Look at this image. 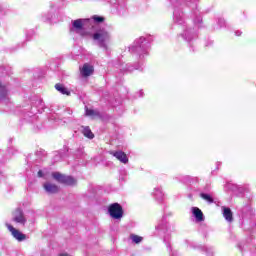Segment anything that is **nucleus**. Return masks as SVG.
Returning a JSON list of instances; mask_svg holds the SVG:
<instances>
[{
  "label": "nucleus",
  "mask_w": 256,
  "mask_h": 256,
  "mask_svg": "<svg viewBox=\"0 0 256 256\" xmlns=\"http://www.w3.org/2000/svg\"><path fill=\"white\" fill-rule=\"evenodd\" d=\"M12 221H14V223H18V225L25 226V224L27 223V218L25 217V214L23 213V210H21V208H17L13 212Z\"/></svg>",
  "instance_id": "7"
},
{
  "label": "nucleus",
  "mask_w": 256,
  "mask_h": 256,
  "mask_svg": "<svg viewBox=\"0 0 256 256\" xmlns=\"http://www.w3.org/2000/svg\"><path fill=\"white\" fill-rule=\"evenodd\" d=\"M55 89H56V91H58L62 95H67L68 97H69V95H71V91H69L67 89V87H65V85H63V84H59V83L56 84Z\"/></svg>",
  "instance_id": "18"
},
{
  "label": "nucleus",
  "mask_w": 256,
  "mask_h": 256,
  "mask_svg": "<svg viewBox=\"0 0 256 256\" xmlns=\"http://www.w3.org/2000/svg\"><path fill=\"white\" fill-rule=\"evenodd\" d=\"M152 196L158 203H161L163 199H165V193H163V189L161 187H155L152 192Z\"/></svg>",
  "instance_id": "15"
},
{
  "label": "nucleus",
  "mask_w": 256,
  "mask_h": 256,
  "mask_svg": "<svg viewBox=\"0 0 256 256\" xmlns=\"http://www.w3.org/2000/svg\"><path fill=\"white\" fill-rule=\"evenodd\" d=\"M95 71L93 65L85 63L83 67L80 68V75L83 77H91V74Z\"/></svg>",
  "instance_id": "14"
},
{
  "label": "nucleus",
  "mask_w": 256,
  "mask_h": 256,
  "mask_svg": "<svg viewBox=\"0 0 256 256\" xmlns=\"http://www.w3.org/2000/svg\"><path fill=\"white\" fill-rule=\"evenodd\" d=\"M239 249H240V251H243V249H241V246H239Z\"/></svg>",
  "instance_id": "37"
},
{
  "label": "nucleus",
  "mask_w": 256,
  "mask_h": 256,
  "mask_svg": "<svg viewBox=\"0 0 256 256\" xmlns=\"http://www.w3.org/2000/svg\"><path fill=\"white\" fill-rule=\"evenodd\" d=\"M110 155H113V157H116L120 163H124V165H127L129 163V158H127V154L123 151H110Z\"/></svg>",
  "instance_id": "12"
},
{
  "label": "nucleus",
  "mask_w": 256,
  "mask_h": 256,
  "mask_svg": "<svg viewBox=\"0 0 256 256\" xmlns=\"http://www.w3.org/2000/svg\"><path fill=\"white\" fill-rule=\"evenodd\" d=\"M52 177L57 181V183H62V185H77V180L75 178L61 174L60 172H53Z\"/></svg>",
  "instance_id": "5"
},
{
  "label": "nucleus",
  "mask_w": 256,
  "mask_h": 256,
  "mask_svg": "<svg viewBox=\"0 0 256 256\" xmlns=\"http://www.w3.org/2000/svg\"><path fill=\"white\" fill-rule=\"evenodd\" d=\"M234 187H235V189H236L237 191H239V193H243V187L238 186V185H234Z\"/></svg>",
  "instance_id": "29"
},
{
  "label": "nucleus",
  "mask_w": 256,
  "mask_h": 256,
  "mask_svg": "<svg viewBox=\"0 0 256 256\" xmlns=\"http://www.w3.org/2000/svg\"><path fill=\"white\" fill-rule=\"evenodd\" d=\"M108 213L112 219H123V206L119 203H113L108 207Z\"/></svg>",
  "instance_id": "6"
},
{
  "label": "nucleus",
  "mask_w": 256,
  "mask_h": 256,
  "mask_svg": "<svg viewBox=\"0 0 256 256\" xmlns=\"http://www.w3.org/2000/svg\"><path fill=\"white\" fill-rule=\"evenodd\" d=\"M82 133H83L84 137H87V139H93L95 137V135L93 134V132L91 131V128H89V126L82 127Z\"/></svg>",
  "instance_id": "20"
},
{
  "label": "nucleus",
  "mask_w": 256,
  "mask_h": 256,
  "mask_svg": "<svg viewBox=\"0 0 256 256\" xmlns=\"http://www.w3.org/2000/svg\"><path fill=\"white\" fill-rule=\"evenodd\" d=\"M68 114L71 115V110H68Z\"/></svg>",
  "instance_id": "35"
},
{
  "label": "nucleus",
  "mask_w": 256,
  "mask_h": 256,
  "mask_svg": "<svg viewBox=\"0 0 256 256\" xmlns=\"http://www.w3.org/2000/svg\"><path fill=\"white\" fill-rule=\"evenodd\" d=\"M222 211L223 217L226 219V221H228V223H231V221H233V212L231 211V208L223 206Z\"/></svg>",
  "instance_id": "17"
},
{
  "label": "nucleus",
  "mask_w": 256,
  "mask_h": 256,
  "mask_svg": "<svg viewBox=\"0 0 256 256\" xmlns=\"http://www.w3.org/2000/svg\"><path fill=\"white\" fill-rule=\"evenodd\" d=\"M156 231H163L165 229V220H161L155 226Z\"/></svg>",
  "instance_id": "26"
},
{
  "label": "nucleus",
  "mask_w": 256,
  "mask_h": 256,
  "mask_svg": "<svg viewBox=\"0 0 256 256\" xmlns=\"http://www.w3.org/2000/svg\"><path fill=\"white\" fill-rule=\"evenodd\" d=\"M91 20L89 19H77L72 20V27H70V33H76L80 37H85V25H89Z\"/></svg>",
  "instance_id": "4"
},
{
  "label": "nucleus",
  "mask_w": 256,
  "mask_h": 256,
  "mask_svg": "<svg viewBox=\"0 0 256 256\" xmlns=\"http://www.w3.org/2000/svg\"><path fill=\"white\" fill-rule=\"evenodd\" d=\"M244 229H246V231H250L251 233H254V231H256V223L255 222H251V228L247 227V224H243Z\"/></svg>",
  "instance_id": "25"
},
{
  "label": "nucleus",
  "mask_w": 256,
  "mask_h": 256,
  "mask_svg": "<svg viewBox=\"0 0 256 256\" xmlns=\"http://www.w3.org/2000/svg\"><path fill=\"white\" fill-rule=\"evenodd\" d=\"M139 97H143V91H140Z\"/></svg>",
  "instance_id": "33"
},
{
  "label": "nucleus",
  "mask_w": 256,
  "mask_h": 256,
  "mask_svg": "<svg viewBox=\"0 0 256 256\" xmlns=\"http://www.w3.org/2000/svg\"><path fill=\"white\" fill-rule=\"evenodd\" d=\"M203 251H205V253H206L207 256H213V255H214V252H213V248H212V247L204 246V247H203Z\"/></svg>",
  "instance_id": "27"
},
{
  "label": "nucleus",
  "mask_w": 256,
  "mask_h": 256,
  "mask_svg": "<svg viewBox=\"0 0 256 256\" xmlns=\"http://www.w3.org/2000/svg\"><path fill=\"white\" fill-rule=\"evenodd\" d=\"M0 101L1 103H9V86L4 82H0Z\"/></svg>",
  "instance_id": "9"
},
{
  "label": "nucleus",
  "mask_w": 256,
  "mask_h": 256,
  "mask_svg": "<svg viewBox=\"0 0 256 256\" xmlns=\"http://www.w3.org/2000/svg\"><path fill=\"white\" fill-rule=\"evenodd\" d=\"M130 239L132 243H135V245H139V243L143 242V237L136 234H130Z\"/></svg>",
  "instance_id": "22"
},
{
  "label": "nucleus",
  "mask_w": 256,
  "mask_h": 256,
  "mask_svg": "<svg viewBox=\"0 0 256 256\" xmlns=\"http://www.w3.org/2000/svg\"><path fill=\"white\" fill-rule=\"evenodd\" d=\"M0 13H3V10L0 8Z\"/></svg>",
  "instance_id": "36"
},
{
  "label": "nucleus",
  "mask_w": 256,
  "mask_h": 256,
  "mask_svg": "<svg viewBox=\"0 0 256 256\" xmlns=\"http://www.w3.org/2000/svg\"><path fill=\"white\" fill-rule=\"evenodd\" d=\"M6 227L8 231H10L12 237L16 239V241H19L21 243L22 241H25V239H27V235L23 234L17 228L13 227V225L6 224Z\"/></svg>",
  "instance_id": "8"
},
{
  "label": "nucleus",
  "mask_w": 256,
  "mask_h": 256,
  "mask_svg": "<svg viewBox=\"0 0 256 256\" xmlns=\"http://www.w3.org/2000/svg\"><path fill=\"white\" fill-rule=\"evenodd\" d=\"M94 43L103 49L105 53H109V45H111V33L105 28H100L92 34Z\"/></svg>",
  "instance_id": "2"
},
{
  "label": "nucleus",
  "mask_w": 256,
  "mask_h": 256,
  "mask_svg": "<svg viewBox=\"0 0 256 256\" xmlns=\"http://www.w3.org/2000/svg\"><path fill=\"white\" fill-rule=\"evenodd\" d=\"M86 115L88 117H97V115H99V112H97L93 109L86 108Z\"/></svg>",
  "instance_id": "24"
},
{
  "label": "nucleus",
  "mask_w": 256,
  "mask_h": 256,
  "mask_svg": "<svg viewBox=\"0 0 256 256\" xmlns=\"http://www.w3.org/2000/svg\"><path fill=\"white\" fill-rule=\"evenodd\" d=\"M191 212L197 223L205 221V215H203V211H201V209L198 207H192Z\"/></svg>",
  "instance_id": "13"
},
{
  "label": "nucleus",
  "mask_w": 256,
  "mask_h": 256,
  "mask_svg": "<svg viewBox=\"0 0 256 256\" xmlns=\"http://www.w3.org/2000/svg\"><path fill=\"white\" fill-rule=\"evenodd\" d=\"M40 105H43V100H39Z\"/></svg>",
  "instance_id": "34"
},
{
  "label": "nucleus",
  "mask_w": 256,
  "mask_h": 256,
  "mask_svg": "<svg viewBox=\"0 0 256 256\" xmlns=\"http://www.w3.org/2000/svg\"><path fill=\"white\" fill-rule=\"evenodd\" d=\"M216 165H217V168L219 169V167H221V162H217Z\"/></svg>",
  "instance_id": "32"
},
{
  "label": "nucleus",
  "mask_w": 256,
  "mask_h": 256,
  "mask_svg": "<svg viewBox=\"0 0 256 256\" xmlns=\"http://www.w3.org/2000/svg\"><path fill=\"white\" fill-rule=\"evenodd\" d=\"M135 69L143 71V68H141V65H136L135 67H133L130 64H126L125 67L122 68V71H124V73H131L135 71Z\"/></svg>",
  "instance_id": "19"
},
{
  "label": "nucleus",
  "mask_w": 256,
  "mask_h": 256,
  "mask_svg": "<svg viewBox=\"0 0 256 256\" xmlns=\"http://www.w3.org/2000/svg\"><path fill=\"white\" fill-rule=\"evenodd\" d=\"M200 197L204 201H207V203H213V197H211V195H209L207 193H200Z\"/></svg>",
  "instance_id": "23"
},
{
  "label": "nucleus",
  "mask_w": 256,
  "mask_h": 256,
  "mask_svg": "<svg viewBox=\"0 0 256 256\" xmlns=\"http://www.w3.org/2000/svg\"><path fill=\"white\" fill-rule=\"evenodd\" d=\"M114 9H116V13H118L121 17L127 15V3L124 0H118L114 3Z\"/></svg>",
  "instance_id": "10"
},
{
  "label": "nucleus",
  "mask_w": 256,
  "mask_h": 256,
  "mask_svg": "<svg viewBox=\"0 0 256 256\" xmlns=\"http://www.w3.org/2000/svg\"><path fill=\"white\" fill-rule=\"evenodd\" d=\"M38 177H45V172L43 170H39Z\"/></svg>",
  "instance_id": "30"
},
{
  "label": "nucleus",
  "mask_w": 256,
  "mask_h": 256,
  "mask_svg": "<svg viewBox=\"0 0 256 256\" xmlns=\"http://www.w3.org/2000/svg\"><path fill=\"white\" fill-rule=\"evenodd\" d=\"M105 21V18H103L102 16H93L90 19V22H88V25H93V23H103Z\"/></svg>",
  "instance_id": "21"
},
{
  "label": "nucleus",
  "mask_w": 256,
  "mask_h": 256,
  "mask_svg": "<svg viewBox=\"0 0 256 256\" xmlns=\"http://www.w3.org/2000/svg\"><path fill=\"white\" fill-rule=\"evenodd\" d=\"M197 0H172V5L174 7L173 11V21L176 25H179L183 30L181 33V37L184 41L191 42L193 39L197 37V30L195 28H189L185 25V9L187 7H191L194 15V24L197 27H201V23H203V18L197 10V4H195Z\"/></svg>",
  "instance_id": "1"
},
{
  "label": "nucleus",
  "mask_w": 256,
  "mask_h": 256,
  "mask_svg": "<svg viewBox=\"0 0 256 256\" xmlns=\"http://www.w3.org/2000/svg\"><path fill=\"white\" fill-rule=\"evenodd\" d=\"M218 26H219L220 29H222V27H227V23L225 22V19L219 18L218 19Z\"/></svg>",
  "instance_id": "28"
},
{
  "label": "nucleus",
  "mask_w": 256,
  "mask_h": 256,
  "mask_svg": "<svg viewBox=\"0 0 256 256\" xmlns=\"http://www.w3.org/2000/svg\"><path fill=\"white\" fill-rule=\"evenodd\" d=\"M242 215L244 217H253L255 215V210L251 207V204H247L242 208Z\"/></svg>",
  "instance_id": "16"
},
{
  "label": "nucleus",
  "mask_w": 256,
  "mask_h": 256,
  "mask_svg": "<svg viewBox=\"0 0 256 256\" xmlns=\"http://www.w3.org/2000/svg\"><path fill=\"white\" fill-rule=\"evenodd\" d=\"M43 189L49 195H55V193H59V186H57V184L49 182V181H47L43 184Z\"/></svg>",
  "instance_id": "11"
},
{
  "label": "nucleus",
  "mask_w": 256,
  "mask_h": 256,
  "mask_svg": "<svg viewBox=\"0 0 256 256\" xmlns=\"http://www.w3.org/2000/svg\"><path fill=\"white\" fill-rule=\"evenodd\" d=\"M252 256H256V254H253Z\"/></svg>",
  "instance_id": "38"
},
{
  "label": "nucleus",
  "mask_w": 256,
  "mask_h": 256,
  "mask_svg": "<svg viewBox=\"0 0 256 256\" xmlns=\"http://www.w3.org/2000/svg\"><path fill=\"white\" fill-rule=\"evenodd\" d=\"M149 41L145 37H140L135 40L134 44L129 48L130 53H136L140 59H143L145 55H149Z\"/></svg>",
  "instance_id": "3"
},
{
  "label": "nucleus",
  "mask_w": 256,
  "mask_h": 256,
  "mask_svg": "<svg viewBox=\"0 0 256 256\" xmlns=\"http://www.w3.org/2000/svg\"><path fill=\"white\" fill-rule=\"evenodd\" d=\"M241 31H239V30H237L236 32H235V35L237 36V37H241Z\"/></svg>",
  "instance_id": "31"
}]
</instances>
